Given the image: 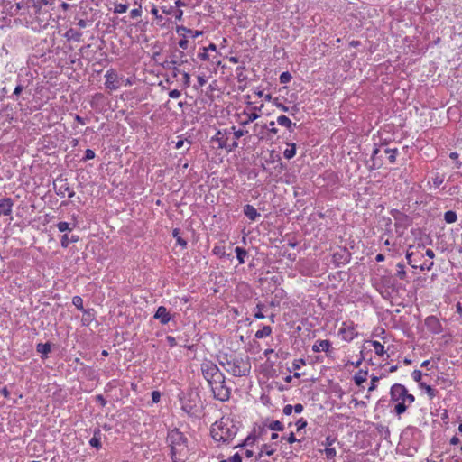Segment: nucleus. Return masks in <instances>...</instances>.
<instances>
[{
    "instance_id": "13d9d810",
    "label": "nucleus",
    "mask_w": 462,
    "mask_h": 462,
    "mask_svg": "<svg viewBox=\"0 0 462 462\" xmlns=\"http://www.w3.org/2000/svg\"><path fill=\"white\" fill-rule=\"evenodd\" d=\"M282 440H286L290 444L300 441V439H298L295 437V434L293 432H291L287 437L286 436H282Z\"/></svg>"
},
{
    "instance_id": "5fc2aeb1",
    "label": "nucleus",
    "mask_w": 462,
    "mask_h": 462,
    "mask_svg": "<svg viewBox=\"0 0 462 462\" xmlns=\"http://www.w3.org/2000/svg\"><path fill=\"white\" fill-rule=\"evenodd\" d=\"M444 182V177L439 175V173H436L432 178V184L434 187L439 188Z\"/></svg>"
},
{
    "instance_id": "6e6552de",
    "label": "nucleus",
    "mask_w": 462,
    "mask_h": 462,
    "mask_svg": "<svg viewBox=\"0 0 462 462\" xmlns=\"http://www.w3.org/2000/svg\"><path fill=\"white\" fill-rule=\"evenodd\" d=\"M211 392L213 393V397L222 402H227L231 396V388L226 384V380H224V383H219L211 387Z\"/></svg>"
},
{
    "instance_id": "412c9836",
    "label": "nucleus",
    "mask_w": 462,
    "mask_h": 462,
    "mask_svg": "<svg viewBox=\"0 0 462 462\" xmlns=\"http://www.w3.org/2000/svg\"><path fill=\"white\" fill-rule=\"evenodd\" d=\"M243 212L245 216L251 221H256V219L261 216L257 209L250 204L244 206Z\"/></svg>"
},
{
    "instance_id": "cd10ccee",
    "label": "nucleus",
    "mask_w": 462,
    "mask_h": 462,
    "mask_svg": "<svg viewBox=\"0 0 462 462\" xmlns=\"http://www.w3.org/2000/svg\"><path fill=\"white\" fill-rule=\"evenodd\" d=\"M277 123L278 125L286 127L291 132L296 126L295 123H292L288 116L283 115L277 117Z\"/></svg>"
},
{
    "instance_id": "4468645a",
    "label": "nucleus",
    "mask_w": 462,
    "mask_h": 462,
    "mask_svg": "<svg viewBox=\"0 0 462 462\" xmlns=\"http://www.w3.org/2000/svg\"><path fill=\"white\" fill-rule=\"evenodd\" d=\"M171 318L170 311L165 306H159L153 315V319L159 320L162 325L168 324Z\"/></svg>"
},
{
    "instance_id": "3c124183",
    "label": "nucleus",
    "mask_w": 462,
    "mask_h": 462,
    "mask_svg": "<svg viewBox=\"0 0 462 462\" xmlns=\"http://www.w3.org/2000/svg\"><path fill=\"white\" fill-rule=\"evenodd\" d=\"M291 75L289 71H284V72H282V74L280 75L279 77V79H280V83L282 84H287L291 81Z\"/></svg>"
},
{
    "instance_id": "7ed1b4c3",
    "label": "nucleus",
    "mask_w": 462,
    "mask_h": 462,
    "mask_svg": "<svg viewBox=\"0 0 462 462\" xmlns=\"http://www.w3.org/2000/svg\"><path fill=\"white\" fill-rule=\"evenodd\" d=\"M391 402H395L394 412L401 416L415 402L413 394L409 393L408 389L401 383H394L390 389Z\"/></svg>"
},
{
    "instance_id": "de8ad7c7",
    "label": "nucleus",
    "mask_w": 462,
    "mask_h": 462,
    "mask_svg": "<svg viewBox=\"0 0 462 462\" xmlns=\"http://www.w3.org/2000/svg\"><path fill=\"white\" fill-rule=\"evenodd\" d=\"M72 304L80 311L84 310L83 299L80 296H74L72 298Z\"/></svg>"
},
{
    "instance_id": "f8f14e48",
    "label": "nucleus",
    "mask_w": 462,
    "mask_h": 462,
    "mask_svg": "<svg viewBox=\"0 0 462 462\" xmlns=\"http://www.w3.org/2000/svg\"><path fill=\"white\" fill-rule=\"evenodd\" d=\"M253 134L259 141L270 142V136L267 132V124L255 123L253 126Z\"/></svg>"
},
{
    "instance_id": "49530a36",
    "label": "nucleus",
    "mask_w": 462,
    "mask_h": 462,
    "mask_svg": "<svg viewBox=\"0 0 462 462\" xmlns=\"http://www.w3.org/2000/svg\"><path fill=\"white\" fill-rule=\"evenodd\" d=\"M78 12H82L81 14H83V17L95 14L93 8H91L88 4L85 5H81Z\"/></svg>"
},
{
    "instance_id": "473e14b6",
    "label": "nucleus",
    "mask_w": 462,
    "mask_h": 462,
    "mask_svg": "<svg viewBox=\"0 0 462 462\" xmlns=\"http://www.w3.org/2000/svg\"><path fill=\"white\" fill-rule=\"evenodd\" d=\"M172 236L176 239V244L181 246L182 248H187L188 242L186 239L182 238L180 236V230L179 228H174L172 230Z\"/></svg>"
},
{
    "instance_id": "a878e982",
    "label": "nucleus",
    "mask_w": 462,
    "mask_h": 462,
    "mask_svg": "<svg viewBox=\"0 0 462 462\" xmlns=\"http://www.w3.org/2000/svg\"><path fill=\"white\" fill-rule=\"evenodd\" d=\"M25 90L24 86L22 84L21 80H18V83L14 87L13 92L7 96V98L13 99L14 101H19L20 96Z\"/></svg>"
},
{
    "instance_id": "4be33fe9",
    "label": "nucleus",
    "mask_w": 462,
    "mask_h": 462,
    "mask_svg": "<svg viewBox=\"0 0 462 462\" xmlns=\"http://www.w3.org/2000/svg\"><path fill=\"white\" fill-rule=\"evenodd\" d=\"M36 351L40 354L41 358L45 360L51 351V344L50 342L38 343L36 345Z\"/></svg>"
},
{
    "instance_id": "72a5a7b5",
    "label": "nucleus",
    "mask_w": 462,
    "mask_h": 462,
    "mask_svg": "<svg viewBox=\"0 0 462 462\" xmlns=\"http://www.w3.org/2000/svg\"><path fill=\"white\" fill-rule=\"evenodd\" d=\"M419 387L420 389L425 390L426 393L428 394V396L430 397V400H432L435 396H437V394L439 393V391L437 389L431 387L430 385H428L424 382L420 383Z\"/></svg>"
},
{
    "instance_id": "a19ab883",
    "label": "nucleus",
    "mask_w": 462,
    "mask_h": 462,
    "mask_svg": "<svg viewBox=\"0 0 462 462\" xmlns=\"http://www.w3.org/2000/svg\"><path fill=\"white\" fill-rule=\"evenodd\" d=\"M271 333H272V328L270 326L266 325V326H263L262 328V329H259V330L256 331L255 337L259 338V339L260 338H263L265 337L270 336Z\"/></svg>"
},
{
    "instance_id": "1a4fd4ad",
    "label": "nucleus",
    "mask_w": 462,
    "mask_h": 462,
    "mask_svg": "<svg viewBox=\"0 0 462 462\" xmlns=\"http://www.w3.org/2000/svg\"><path fill=\"white\" fill-rule=\"evenodd\" d=\"M105 86L106 88L110 90H116L122 85L123 77H119L118 74L114 69H109L106 71V75Z\"/></svg>"
},
{
    "instance_id": "4c0bfd02",
    "label": "nucleus",
    "mask_w": 462,
    "mask_h": 462,
    "mask_svg": "<svg viewBox=\"0 0 462 462\" xmlns=\"http://www.w3.org/2000/svg\"><path fill=\"white\" fill-rule=\"evenodd\" d=\"M384 152L388 154V161L391 164H394L396 162V158L399 154V151L397 148H386Z\"/></svg>"
},
{
    "instance_id": "8fccbe9b",
    "label": "nucleus",
    "mask_w": 462,
    "mask_h": 462,
    "mask_svg": "<svg viewBox=\"0 0 462 462\" xmlns=\"http://www.w3.org/2000/svg\"><path fill=\"white\" fill-rule=\"evenodd\" d=\"M32 1L33 2V6L38 9H40L42 7V5H53V2H54V0H37V1L32 0Z\"/></svg>"
},
{
    "instance_id": "ea45409f",
    "label": "nucleus",
    "mask_w": 462,
    "mask_h": 462,
    "mask_svg": "<svg viewBox=\"0 0 462 462\" xmlns=\"http://www.w3.org/2000/svg\"><path fill=\"white\" fill-rule=\"evenodd\" d=\"M266 426L268 430H275V431H283L284 426L280 420H273L269 423L266 422Z\"/></svg>"
},
{
    "instance_id": "9b49d317",
    "label": "nucleus",
    "mask_w": 462,
    "mask_h": 462,
    "mask_svg": "<svg viewBox=\"0 0 462 462\" xmlns=\"http://www.w3.org/2000/svg\"><path fill=\"white\" fill-rule=\"evenodd\" d=\"M424 322L427 329L432 334L437 335L443 331L439 319L434 315L428 316Z\"/></svg>"
},
{
    "instance_id": "774afa93",
    "label": "nucleus",
    "mask_w": 462,
    "mask_h": 462,
    "mask_svg": "<svg viewBox=\"0 0 462 462\" xmlns=\"http://www.w3.org/2000/svg\"><path fill=\"white\" fill-rule=\"evenodd\" d=\"M181 39L179 41L178 45L182 50H187L189 48V40L185 36H180Z\"/></svg>"
},
{
    "instance_id": "052dcab7",
    "label": "nucleus",
    "mask_w": 462,
    "mask_h": 462,
    "mask_svg": "<svg viewBox=\"0 0 462 462\" xmlns=\"http://www.w3.org/2000/svg\"><path fill=\"white\" fill-rule=\"evenodd\" d=\"M297 431H300L301 430L305 429L308 425L307 420L304 418H300L296 423Z\"/></svg>"
},
{
    "instance_id": "9d476101",
    "label": "nucleus",
    "mask_w": 462,
    "mask_h": 462,
    "mask_svg": "<svg viewBox=\"0 0 462 462\" xmlns=\"http://www.w3.org/2000/svg\"><path fill=\"white\" fill-rule=\"evenodd\" d=\"M200 369L202 375L206 381L212 378V376H214L219 371L217 365L211 360H205L204 362H202V364L200 365Z\"/></svg>"
},
{
    "instance_id": "bb28decb",
    "label": "nucleus",
    "mask_w": 462,
    "mask_h": 462,
    "mask_svg": "<svg viewBox=\"0 0 462 462\" xmlns=\"http://www.w3.org/2000/svg\"><path fill=\"white\" fill-rule=\"evenodd\" d=\"M263 106L261 105L260 107H254V111L247 114L245 111L244 112V114H246L247 115V119L245 121H243L240 123L241 125H248L249 123H252L254 121H255L257 118L260 117V115L257 113V111H260L261 108L263 107Z\"/></svg>"
},
{
    "instance_id": "e2e57ef3",
    "label": "nucleus",
    "mask_w": 462,
    "mask_h": 462,
    "mask_svg": "<svg viewBox=\"0 0 462 462\" xmlns=\"http://www.w3.org/2000/svg\"><path fill=\"white\" fill-rule=\"evenodd\" d=\"M411 377L412 379L418 383L420 384V383H422L421 382V378H422V372L420 370H414L412 373H411Z\"/></svg>"
},
{
    "instance_id": "2f4dec72",
    "label": "nucleus",
    "mask_w": 462,
    "mask_h": 462,
    "mask_svg": "<svg viewBox=\"0 0 462 462\" xmlns=\"http://www.w3.org/2000/svg\"><path fill=\"white\" fill-rule=\"evenodd\" d=\"M375 427V430H377V433L383 437L384 439H387L390 438L391 432L387 426H384L381 423L374 424Z\"/></svg>"
},
{
    "instance_id": "603ef678",
    "label": "nucleus",
    "mask_w": 462,
    "mask_h": 462,
    "mask_svg": "<svg viewBox=\"0 0 462 462\" xmlns=\"http://www.w3.org/2000/svg\"><path fill=\"white\" fill-rule=\"evenodd\" d=\"M58 230L61 233L66 231H71V227L69 226V224L65 221H60L56 225Z\"/></svg>"
},
{
    "instance_id": "bf43d9fd",
    "label": "nucleus",
    "mask_w": 462,
    "mask_h": 462,
    "mask_svg": "<svg viewBox=\"0 0 462 462\" xmlns=\"http://www.w3.org/2000/svg\"><path fill=\"white\" fill-rule=\"evenodd\" d=\"M256 308H257L258 311L254 313V318L257 319H264L265 316H264V314L262 311L263 310V308H264V305L262 304V303H258L256 305Z\"/></svg>"
},
{
    "instance_id": "6ab92c4d",
    "label": "nucleus",
    "mask_w": 462,
    "mask_h": 462,
    "mask_svg": "<svg viewBox=\"0 0 462 462\" xmlns=\"http://www.w3.org/2000/svg\"><path fill=\"white\" fill-rule=\"evenodd\" d=\"M331 347V342L328 339H319L312 346V351L314 353H319L320 351L328 352Z\"/></svg>"
},
{
    "instance_id": "864d4df0",
    "label": "nucleus",
    "mask_w": 462,
    "mask_h": 462,
    "mask_svg": "<svg viewBox=\"0 0 462 462\" xmlns=\"http://www.w3.org/2000/svg\"><path fill=\"white\" fill-rule=\"evenodd\" d=\"M421 430L420 429H418L417 427H414V426H407L403 430H402V434L403 435H406V434H409L411 433L412 436L415 435V434H419L420 433Z\"/></svg>"
},
{
    "instance_id": "c85d7f7f",
    "label": "nucleus",
    "mask_w": 462,
    "mask_h": 462,
    "mask_svg": "<svg viewBox=\"0 0 462 462\" xmlns=\"http://www.w3.org/2000/svg\"><path fill=\"white\" fill-rule=\"evenodd\" d=\"M368 371L360 369L354 375V382L357 386H361L367 379Z\"/></svg>"
},
{
    "instance_id": "f257e3e1",
    "label": "nucleus",
    "mask_w": 462,
    "mask_h": 462,
    "mask_svg": "<svg viewBox=\"0 0 462 462\" xmlns=\"http://www.w3.org/2000/svg\"><path fill=\"white\" fill-rule=\"evenodd\" d=\"M218 364L235 377L248 376L251 373L250 357L242 354L219 353L217 356Z\"/></svg>"
},
{
    "instance_id": "c9c22d12",
    "label": "nucleus",
    "mask_w": 462,
    "mask_h": 462,
    "mask_svg": "<svg viewBox=\"0 0 462 462\" xmlns=\"http://www.w3.org/2000/svg\"><path fill=\"white\" fill-rule=\"evenodd\" d=\"M288 148L283 152V156L287 160L292 159L296 154V144L294 143H287Z\"/></svg>"
},
{
    "instance_id": "ddd939ff",
    "label": "nucleus",
    "mask_w": 462,
    "mask_h": 462,
    "mask_svg": "<svg viewBox=\"0 0 462 462\" xmlns=\"http://www.w3.org/2000/svg\"><path fill=\"white\" fill-rule=\"evenodd\" d=\"M411 225L412 218L407 214L401 216V217L397 218V220L394 222L396 233H399L400 235H402L403 232Z\"/></svg>"
},
{
    "instance_id": "dca6fc26",
    "label": "nucleus",
    "mask_w": 462,
    "mask_h": 462,
    "mask_svg": "<svg viewBox=\"0 0 462 462\" xmlns=\"http://www.w3.org/2000/svg\"><path fill=\"white\" fill-rule=\"evenodd\" d=\"M176 32L178 33L179 36H185L187 38L190 37L193 39L203 34L202 31L191 30L189 28L185 27L184 25H178L176 27Z\"/></svg>"
},
{
    "instance_id": "a211bd4d",
    "label": "nucleus",
    "mask_w": 462,
    "mask_h": 462,
    "mask_svg": "<svg viewBox=\"0 0 462 462\" xmlns=\"http://www.w3.org/2000/svg\"><path fill=\"white\" fill-rule=\"evenodd\" d=\"M13 206L14 200L11 198L5 197L0 199V217L9 216L12 213Z\"/></svg>"
},
{
    "instance_id": "680f3d73",
    "label": "nucleus",
    "mask_w": 462,
    "mask_h": 462,
    "mask_svg": "<svg viewBox=\"0 0 462 462\" xmlns=\"http://www.w3.org/2000/svg\"><path fill=\"white\" fill-rule=\"evenodd\" d=\"M325 454L326 457L330 460L336 457L337 451L334 448L329 447L325 448Z\"/></svg>"
},
{
    "instance_id": "423d86ee",
    "label": "nucleus",
    "mask_w": 462,
    "mask_h": 462,
    "mask_svg": "<svg viewBox=\"0 0 462 462\" xmlns=\"http://www.w3.org/2000/svg\"><path fill=\"white\" fill-rule=\"evenodd\" d=\"M53 185L56 194L60 198H64L66 193H68L69 198L75 196V191L69 187L68 179L63 178L62 175L56 179Z\"/></svg>"
},
{
    "instance_id": "58836bf2",
    "label": "nucleus",
    "mask_w": 462,
    "mask_h": 462,
    "mask_svg": "<svg viewBox=\"0 0 462 462\" xmlns=\"http://www.w3.org/2000/svg\"><path fill=\"white\" fill-rule=\"evenodd\" d=\"M396 273L395 277L399 278L400 280L405 281L407 279V273L405 271V265L402 263H399L396 265Z\"/></svg>"
},
{
    "instance_id": "0e129e2a",
    "label": "nucleus",
    "mask_w": 462,
    "mask_h": 462,
    "mask_svg": "<svg viewBox=\"0 0 462 462\" xmlns=\"http://www.w3.org/2000/svg\"><path fill=\"white\" fill-rule=\"evenodd\" d=\"M336 440H337L336 437H334L332 435H328L326 437V439L322 444L324 446H326V448H329L336 442Z\"/></svg>"
},
{
    "instance_id": "5701e85b",
    "label": "nucleus",
    "mask_w": 462,
    "mask_h": 462,
    "mask_svg": "<svg viewBox=\"0 0 462 462\" xmlns=\"http://www.w3.org/2000/svg\"><path fill=\"white\" fill-rule=\"evenodd\" d=\"M83 318H82V325L89 326V324L95 319L96 311L93 308L85 309L82 310Z\"/></svg>"
},
{
    "instance_id": "4d7b16f0",
    "label": "nucleus",
    "mask_w": 462,
    "mask_h": 462,
    "mask_svg": "<svg viewBox=\"0 0 462 462\" xmlns=\"http://www.w3.org/2000/svg\"><path fill=\"white\" fill-rule=\"evenodd\" d=\"M273 105H274L277 108H279L280 110H282V112H289V111H290V108H289L287 106H285L283 103H281V102L279 101V98H278V97H275V98L273 99Z\"/></svg>"
},
{
    "instance_id": "b1692460",
    "label": "nucleus",
    "mask_w": 462,
    "mask_h": 462,
    "mask_svg": "<svg viewBox=\"0 0 462 462\" xmlns=\"http://www.w3.org/2000/svg\"><path fill=\"white\" fill-rule=\"evenodd\" d=\"M64 36L68 41H72L76 42H79L82 40V32L73 28L69 29L65 32Z\"/></svg>"
},
{
    "instance_id": "79ce46f5",
    "label": "nucleus",
    "mask_w": 462,
    "mask_h": 462,
    "mask_svg": "<svg viewBox=\"0 0 462 462\" xmlns=\"http://www.w3.org/2000/svg\"><path fill=\"white\" fill-rule=\"evenodd\" d=\"M444 220L448 224L455 223L457 220V215L453 210H448L444 213Z\"/></svg>"
},
{
    "instance_id": "e433bc0d",
    "label": "nucleus",
    "mask_w": 462,
    "mask_h": 462,
    "mask_svg": "<svg viewBox=\"0 0 462 462\" xmlns=\"http://www.w3.org/2000/svg\"><path fill=\"white\" fill-rule=\"evenodd\" d=\"M212 253L213 254L219 256L220 258H231V254H226L225 246L222 245H215L214 248L212 249Z\"/></svg>"
},
{
    "instance_id": "6e6d98bb",
    "label": "nucleus",
    "mask_w": 462,
    "mask_h": 462,
    "mask_svg": "<svg viewBox=\"0 0 462 462\" xmlns=\"http://www.w3.org/2000/svg\"><path fill=\"white\" fill-rule=\"evenodd\" d=\"M128 9V5L127 4H116L115 5V13H117V14H124L127 11Z\"/></svg>"
},
{
    "instance_id": "f704fd0d",
    "label": "nucleus",
    "mask_w": 462,
    "mask_h": 462,
    "mask_svg": "<svg viewBox=\"0 0 462 462\" xmlns=\"http://www.w3.org/2000/svg\"><path fill=\"white\" fill-rule=\"evenodd\" d=\"M380 148L381 147L377 143H374V150L372 152V155H371V160L373 161V164L368 166L369 171H374L375 169H378L381 166V164L377 165L375 162L376 156L380 152Z\"/></svg>"
},
{
    "instance_id": "0eeeda50",
    "label": "nucleus",
    "mask_w": 462,
    "mask_h": 462,
    "mask_svg": "<svg viewBox=\"0 0 462 462\" xmlns=\"http://www.w3.org/2000/svg\"><path fill=\"white\" fill-rule=\"evenodd\" d=\"M352 258L351 253L346 247H339L332 254V263L336 267L347 264Z\"/></svg>"
},
{
    "instance_id": "69168bd1",
    "label": "nucleus",
    "mask_w": 462,
    "mask_h": 462,
    "mask_svg": "<svg viewBox=\"0 0 462 462\" xmlns=\"http://www.w3.org/2000/svg\"><path fill=\"white\" fill-rule=\"evenodd\" d=\"M89 445L92 448H95L97 449H100L102 447L101 439H98L97 438H91L89 440Z\"/></svg>"
},
{
    "instance_id": "09e8293b",
    "label": "nucleus",
    "mask_w": 462,
    "mask_h": 462,
    "mask_svg": "<svg viewBox=\"0 0 462 462\" xmlns=\"http://www.w3.org/2000/svg\"><path fill=\"white\" fill-rule=\"evenodd\" d=\"M229 130L231 133L233 132L234 137L236 140H238L239 138H241L242 136L248 133L247 130L236 129V126H232Z\"/></svg>"
},
{
    "instance_id": "c756f323",
    "label": "nucleus",
    "mask_w": 462,
    "mask_h": 462,
    "mask_svg": "<svg viewBox=\"0 0 462 462\" xmlns=\"http://www.w3.org/2000/svg\"><path fill=\"white\" fill-rule=\"evenodd\" d=\"M224 380H226V376L225 374L219 370L214 376H212V378H210L209 380H208L207 382L208 383L210 388L217 385V384H219V383H224Z\"/></svg>"
},
{
    "instance_id": "f3484780",
    "label": "nucleus",
    "mask_w": 462,
    "mask_h": 462,
    "mask_svg": "<svg viewBox=\"0 0 462 462\" xmlns=\"http://www.w3.org/2000/svg\"><path fill=\"white\" fill-rule=\"evenodd\" d=\"M81 13L82 12H78L74 17L76 24L79 28H86L88 26H90L95 20V14L83 17V14H81Z\"/></svg>"
},
{
    "instance_id": "f03ea898",
    "label": "nucleus",
    "mask_w": 462,
    "mask_h": 462,
    "mask_svg": "<svg viewBox=\"0 0 462 462\" xmlns=\"http://www.w3.org/2000/svg\"><path fill=\"white\" fill-rule=\"evenodd\" d=\"M166 443L171 462H186L189 456V439L179 428L168 430Z\"/></svg>"
},
{
    "instance_id": "7c9ffc66",
    "label": "nucleus",
    "mask_w": 462,
    "mask_h": 462,
    "mask_svg": "<svg viewBox=\"0 0 462 462\" xmlns=\"http://www.w3.org/2000/svg\"><path fill=\"white\" fill-rule=\"evenodd\" d=\"M235 253L236 254V259L239 263V264H243L245 263V257L248 255V252L245 248L236 246L235 248Z\"/></svg>"
},
{
    "instance_id": "20e7f679",
    "label": "nucleus",
    "mask_w": 462,
    "mask_h": 462,
    "mask_svg": "<svg viewBox=\"0 0 462 462\" xmlns=\"http://www.w3.org/2000/svg\"><path fill=\"white\" fill-rule=\"evenodd\" d=\"M238 432L236 427L229 419L222 418L211 425L210 434L215 441L229 444Z\"/></svg>"
},
{
    "instance_id": "aec40b11",
    "label": "nucleus",
    "mask_w": 462,
    "mask_h": 462,
    "mask_svg": "<svg viewBox=\"0 0 462 462\" xmlns=\"http://www.w3.org/2000/svg\"><path fill=\"white\" fill-rule=\"evenodd\" d=\"M80 364L82 365L81 373L85 378L89 381H95L98 379V373L94 367L85 365L83 363Z\"/></svg>"
},
{
    "instance_id": "338daca9",
    "label": "nucleus",
    "mask_w": 462,
    "mask_h": 462,
    "mask_svg": "<svg viewBox=\"0 0 462 462\" xmlns=\"http://www.w3.org/2000/svg\"><path fill=\"white\" fill-rule=\"evenodd\" d=\"M95 156H96V153H95V152L92 149H87L85 151V155H84V157L82 158L81 161L86 162L88 160L94 159Z\"/></svg>"
},
{
    "instance_id": "2eb2a0df",
    "label": "nucleus",
    "mask_w": 462,
    "mask_h": 462,
    "mask_svg": "<svg viewBox=\"0 0 462 462\" xmlns=\"http://www.w3.org/2000/svg\"><path fill=\"white\" fill-rule=\"evenodd\" d=\"M230 134L231 132L229 129H225L223 132L218 130L212 140L217 143L219 148H227L228 135Z\"/></svg>"
},
{
    "instance_id": "393cba45",
    "label": "nucleus",
    "mask_w": 462,
    "mask_h": 462,
    "mask_svg": "<svg viewBox=\"0 0 462 462\" xmlns=\"http://www.w3.org/2000/svg\"><path fill=\"white\" fill-rule=\"evenodd\" d=\"M256 440H257V436L255 434V431L254 430L241 443L235 446L234 448H245L248 446L251 447L255 443Z\"/></svg>"
},
{
    "instance_id": "37998d69",
    "label": "nucleus",
    "mask_w": 462,
    "mask_h": 462,
    "mask_svg": "<svg viewBox=\"0 0 462 462\" xmlns=\"http://www.w3.org/2000/svg\"><path fill=\"white\" fill-rule=\"evenodd\" d=\"M267 132L270 136V142L273 143V136L278 133V129L275 127L274 121H271L269 124H267Z\"/></svg>"
},
{
    "instance_id": "a18cd8bd",
    "label": "nucleus",
    "mask_w": 462,
    "mask_h": 462,
    "mask_svg": "<svg viewBox=\"0 0 462 462\" xmlns=\"http://www.w3.org/2000/svg\"><path fill=\"white\" fill-rule=\"evenodd\" d=\"M371 345L374 346L375 354L378 356H383L385 353L384 346L379 341H371Z\"/></svg>"
},
{
    "instance_id": "c03bdc74",
    "label": "nucleus",
    "mask_w": 462,
    "mask_h": 462,
    "mask_svg": "<svg viewBox=\"0 0 462 462\" xmlns=\"http://www.w3.org/2000/svg\"><path fill=\"white\" fill-rule=\"evenodd\" d=\"M386 376V373H383L380 376H377V375H374V374H372L371 375V385L370 387L368 388V391L369 392H372L374 390L376 389L377 387V383L378 381L382 378V377H385Z\"/></svg>"
},
{
    "instance_id": "39448f33",
    "label": "nucleus",
    "mask_w": 462,
    "mask_h": 462,
    "mask_svg": "<svg viewBox=\"0 0 462 462\" xmlns=\"http://www.w3.org/2000/svg\"><path fill=\"white\" fill-rule=\"evenodd\" d=\"M181 410L189 416H194L198 412V404L200 402V396L198 391L193 388H188L181 391L178 395Z\"/></svg>"
}]
</instances>
